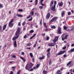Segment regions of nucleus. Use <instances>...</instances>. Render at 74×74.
<instances>
[{
	"mask_svg": "<svg viewBox=\"0 0 74 74\" xmlns=\"http://www.w3.org/2000/svg\"><path fill=\"white\" fill-rule=\"evenodd\" d=\"M20 33V28L18 27V28L17 30L16 31L15 34V36H16L12 38V40L13 41L16 40L17 38H19V34Z\"/></svg>",
	"mask_w": 74,
	"mask_h": 74,
	"instance_id": "f257e3e1",
	"label": "nucleus"
},
{
	"mask_svg": "<svg viewBox=\"0 0 74 74\" xmlns=\"http://www.w3.org/2000/svg\"><path fill=\"white\" fill-rule=\"evenodd\" d=\"M33 66V64L32 63H29L26 65V66L25 67V69L26 70H29L28 69H30L32 68Z\"/></svg>",
	"mask_w": 74,
	"mask_h": 74,
	"instance_id": "f03ea898",
	"label": "nucleus"
},
{
	"mask_svg": "<svg viewBox=\"0 0 74 74\" xmlns=\"http://www.w3.org/2000/svg\"><path fill=\"white\" fill-rule=\"evenodd\" d=\"M57 19H58V17H55L53 18L50 21V22H55L57 20Z\"/></svg>",
	"mask_w": 74,
	"mask_h": 74,
	"instance_id": "7ed1b4c3",
	"label": "nucleus"
},
{
	"mask_svg": "<svg viewBox=\"0 0 74 74\" xmlns=\"http://www.w3.org/2000/svg\"><path fill=\"white\" fill-rule=\"evenodd\" d=\"M67 66H69V68H70V67H71V66H73V63H72V62L71 61H70V62H69L67 64Z\"/></svg>",
	"mask_w": 74,
	"mask_h": 74,
	"instance_id": "20e7f679",
	"label": "nucleus"
},
{
	"mask_svg": "<svg viewBox=\"0 0 74 74\" xmlns=\"http://www.w3.org/2000/svg\"><path fill=\"white\" fill-rule=\"evenodd\" d=\"M65 52H66V50H64V51H62L59 53H57L56 55V56H58V55H60L63 54V53H65Z\"/></svg>",
	"mask_w": 74,
	"mask_h": 74,
	"instance_id": "39448f33",
	"label": "nucleus"
},
{
	"mask_svg": "<svg viewBox=\"0 0 74 74\" xmlns=\"http://www.w3.org/2000/svg\"><path fill=\"white\" fill-rule=\"evenodd\" d=\"M56 44V43H50L49 44L48 46L49 47H53V46H55Z\"/></svg>",
	"mask_w": 74,
	"mask_h": 74,
	"instance_id": "423d86ee",
	"label": "nucleus"
},
{
	"mask_svg": "<svg viewBox=\"0 0 74 74\" xmlns=\"http://www.w3.org/2000/svg\"><path fill=\"white\" fill-rule=\"evenodd\" d=\"M50 13H48L46 16V19H49V17H50Z\"/></svg>",
	"mask_w": 74,
	"mask_h": 74,
	"instance_id": "0eeeda50",
	"label": "nucleus"
},
{
	"mask_svg": "<svg viewBox=\"0 0 74 74\" xmlns=\"http://www.w3.org/2000/svg\"><path fill=\"white\" fill-rule=\"evenodd\" d=\"M56 5H54L51 8V10L53 11H55V7Z\"/></svg>",
	"mask_w": 74,
	"mask_h": 74,
	"instance_id": "6e6552de",
	"label": "nucleus"
},
{
	"mask_svg": "<svg viewBox=\"0 0 74 74\" xmlns=\"http://www.w3.org/2000/svg\"><path fill=\"white\" fill-rule=\"evenodd\" d=\"M58 33L59 34H61L62 32H61V28L60 27H59L58 29Z\"/></svg>",
	"mask_w": 74,
	"mask_h": 74,
	"instance_id": "1a4fd4ad",
	"label": "nucleus"
},
{
	"mask_svg": "<svg viewBox=\"0 0 74 74\" xmlns=\"http://www.w3.org/2000/svg\"><path fill=\"white\" fill-rule=\"evenodd\" d=\"M14 47H17V44H16V41L15 40L14 42Z\"/></svg>",
	"mask_w": 74,
	"mask_h": 74,
	"instance_id": "9d476101",
	"label": "nucleus"
},
{
	"mask_svg": "<svg viewBox=\"0 0 74 74\" xmlns=\"http://www.w3.org/2000/svg\"><path fill=\"white\" fill-rule=\"evenodd\" d=\"M13 25H14V24H13V23H9V27H12Z\"/></svg>",
	"mask_w": 74,
	"mask_h": 74,
	"instance_id": "9b49d317",
	"label": "nucleus"
},
{
	"mask_svg": "<svg viewBox=\"0 0 74 74\" xmlns=\"http://www.w3.org/2000/svg\"><path fill=\"white\" fill-rule=\"evenodd\" d=\"M6 27H7V25H4L3 28V30H5V28H6Z\"/></svg>",
	"mask_w": 74,
	"mask_h": 74,
	"instance_id": "f8f14e48",
	"label": "nucleus"
},
{
	"mask_svg": "<svg viewBox=\"0 0 74 74\" xmlns=\"http://www.w3.org/2000/svg\"><path fill=\"white\" fill-rule=\"evenodd\" d=\"M20 58H21V59L23 60L24 62H26V60L25 59V58H24L23 57H20Z\"/></svg>",
	"mask_w": 74,
	"mask_h": 74,
	"instance_id": "ddd939ff",
	"label": "nucleus"
},
{
	"mask_svg": "<svg viewBox=\"0 0 74 74\" xmlns=\"http://www.w3.org/2000/svg\"><path fill=\"white\" fill-rule=\"evenodd\" d=\"M74 52V49H72L71 50H70L69 51H68V52Z\"/></svg>",
	"mask_w": 74,
	"mask_h": 74,
	"instance_id": "4468645a",
	"label": "nucleus"
},
{
	"mask_svg": "<svg viewBox=\"0 0 74 74\" xmlns=\"http://www.w3.org/2000/svg\"><path fill=\"white\" fill-rule=\"evenodd\" d=\"M63 3L62 2H61L60 3L58 4L59 5V6H60L61 7H62V6L63 5Z\"/></svg>",
	"mask_w": 74,
	"mask_h": 74,
	"instance_id": "2eb2a0df",
	"label": "nucleus"
},
{
	"mask_svg": "<svg viewBox=\"0 0 74 74\" xmlns=\"http://www.w3.org/2000/svg\"><path fill=\"white\" fill-rule=\"evenodd\" d=\"M49 64L50 65H51L52 64V62H51V59H50L49 60Z\"/></svg>",
	"mask_w": 74,
	"mask_h": 74,
	"instance_id": "dca6fc26",
	"label": "nucleus"
},
{
	"mask_svg": "<svg viewBox=\"0 0 74 74\" xmlns=\"http://www.w3.org/2000/svg\"><path fill=\"white\" fill-rule=\"evenodd\" d=\"M43 73L44 74H47L48 73V72H47V71L44 70L43 71Z\"/></svg>",
	"mask_w": 74,
	"mask_h": 74,
	"instance_id": "f3484780",
	"label": "nucleus"
},
{
	"mask_svg": "<svg viewBox=\"0 0 74 74\" xmlns=\"http://www.w3.org/2000/svg\"><path fill=\"white\" fill-rule=\"evenodd\" d=\"M50 54V52H48L47 54V58H49V54Z\"/></svg>",
	"mask_w": 74,
	"mask_h": 74,
	"instance_id": "a211bd4d",
	"label": "nucleus"
},
{
	"mask_svg": "<svg viewBox=\"0 0 74 74\" xmlns=\"http://www.w3.org/2000/svg\"><path fill=\"white\" fill-rule=\"evenodd\" d=\"M29 55L30 56H31V58H33V54L32 53H29Z\"/></svg>",
	"mask_w": 74,
	"mask_h": 74,
	"instance_id": "6ab92c4d",
	"label": "nucleus"
},
{
	"mask_svg": "<svg viewBox=\"0 0 74 74\" xmlns=\"http://www.w3.org/2000/svg\"><path fill=\"white\" fill-rule=\"evenodd\" d=\"M51 27L52 29H55L56 28V27L55 26V25H51Z\"/></svg>",
	"mask_w": 74,
	"mask_h": 74,
	"instance_id": "aec40b11",
	"label": "nucleus"
},
{
	"mask_svg": "<svg viewBox=\"0 0 74 74\" xmlns=\"http://www.w3.org/2000/svg\"><path fill=\"white\" fill-rule=\"evenodd\" d=\"M17 16H18V17H23V16L21 15V14H17Z\"/></svg>",
	"mask_w": 74,
	"mask_h": 74,
	"instance_id": "412c9836",
	"label": "nucleus"
},
{
	"mask_svg": "<svg viewBox=\"0 0 74 74\" xmlns=\"http://www.w3.org/2000/svg\"><path fill=\"white\" fill-rule=\"evenodd\" d=\"M38 3V0H35V5H37Z\"/></svg>",
	"mask_w": 74,
	"mask_h": 74,
	"instance_id": "4be33fe9",
	"label": "nucleus"
},
{
	"mask_svg": "<svg viewBox=\"0 0 74 74\" xmlns=\"http://www.w3.org/2000/svg\"><path fill=\"white\" fill-rule=\"evenodd\" d=\"M44 58V56H43L42 57H40L39 58V59L42 60V59H43Z\"/></svg>",
	"mask_w": 74,
	"mask_h": 74,
	"instance_id": "5701e85b",
	"label": "nucleus"
},
{
	"mask_svg": "<svg viewBox=\"0 0 74 74\" xmlns=\"http://www.w3.org/2000/svg\"><path fill=\"white\" fill-rule=\"evenodd\" d=\"M62 14H61V15L62 17H63V15L64 14V12L62 11Z\"/></svg>",
	"mask_w": 74,
	"mask_h": 74,
	"instance_id": "b1692460",
	"label": "nucleus"
},
{
	"mask_svg": "<svg viewBox=\"0 0 74 74\" xmlns=\"http://www.w3.org/2000/svg\"><path fill=\"white\" fill-rule=\"evenodd\" d=\"M39 67H40V64H37L36 66V67L37 69Z\"/></svg>",
	"mask_w": 74,
	"mask_h": 74,
	"instance_id": "393cba45",
	"label": "nucleus"
},
{
	"mask_svg": "<svg viewBox=\"0 0 74 74\" xmlns=\"http://www.w3.org/2000/svg\"><path fill=\"white\" fill-rule=\"evenodd\" d=\"M16 67L15 66H13L12 67V68L13 69L12 70V71H14Z\"/></svg>",
	"mask_w": 74,
	"mask_h": 74,
	"instance_id": "a878e982",
	"label": "nucleus"
},
{
	"mask_svg": "<svg viewBox=\"0 0 74 74\" xmlns=\"http://www.w3.org/2000/svg\"><path fill=\"white\" fill-rule=\"evenodd\" d=\"M69 36L67 35H66L64 38V39H67V37H68Z\"/></svg>",
	"mask_w": 74,
	"mask_h": 74,
	"instance_id": "bb28decb",
	"label": "nucleus"
},
{
	"mask_svg": "<svg viewBox=\"0 0 74 74\" xmlns=\"http://www.w3.org/2000/svg\"><path fill=\"white\" fill-rule=\"evenodd\" d=\"M53 4V1H52L51 2V5H50L51 7V6H52Z\"/></svg>",
	"mask_w": 74,
	"mask_h": 74,
	"instance_id": "cd10ccee",
	"label": "nucleus"
},
{
	"mask_svg": "<svg viewBox=\"0 0 74 74\" xmlns=\"http://www.w3.org/2000/svg\"><path fill=\"white\" fill-rule=\"evenodd\" d=\"M39 8L40 9H41L43 8V6H40L39 7Z\"/></svg>",
	"mask_w": 74,
	"mask_h": 74,
	"instance_id": "c85d7f7f",
	"label": "nucleus"
},
{
	"mask_svg": "<svg viewBox=\"0 0 74 74\" xmlns=\"http://www.w3.org/2000/svg\"><path fill=\"white\" fill-rule=\"evenodd\" d=\"M16 58V56L14 55V56H11V58Z\"/></svg>",
	"mask_w": 74,
	"mask_h": 74,
	"instance_id": "c756f323",
	"label": "nucleus"
},
{
	"mask_svg": "<svg viewBox=\"0 0 74 74\" xmlns=\"http://www.w3.org/2000/svg\"><path fill=\"white\" fill-rule=\"evenodd\" d=\"M58 38H59V37H58V36H56L55 37V39L57 41L58 40Z\"/></svg>",
	"mask_w": 74,
	"mask_h": 74,
	"instance_id": "7c9ffc66",
	"label": "nucleus"
},
{
	"mask_svg": "<svg viewBox=\"0 0 74 74\" xmlns=\"http://www.w3.org/2000/svg\"><path fill=\"white\" fill-rule=\"evenodd\" d=\"M3 5L0 3V8H3Z\"/></svg>",
	"mask_w": 74,
	"mask_h": 74,
	"instance_id": "2f4dec72",
	"label": "nucleus"
},
{
	"mask_svg": "<svg viewBox=\"0 0 74 74\" xmlns=\"http://www.w3.org/2000/svg\"><path fill=\"white\" fill-rule=\"evenodd\" d=\"M62 49L64 50L65 49H66V46H65L64 47H62Z\"/></svg>",
	"mask_w": 74,
	"mask_h": 74,
	"instance_id": "473e14b6",
	"label": "nucleus"
},
{
	"mask_svg": "<svg viewBox=\"0 0 74 74\" xmlns=\"http://www.w3.org/2000/svg\"><path fill=\"white\" fill-rule=\"evenodd\" d=\"M14 21V19H12L9 23H12V22H13Z\"/></svg>",
	"mask_w": 74,
	"mask_h": 74,
	"instance_id": "72a5a7b5",
	"label": "nucleus"
},
{
	"mask_svg": "<svg viewBox=\"0 0 74 74\" xmlns=\"http://www.w3.org/2000/svg\"><path fill=\"white\" fill-rule=\"evenodd\" d=\"M21 70H20L19 71H18L17 72V74H20V72H21Z\"/></svg>",
	"mask_w": 74,
	"mask_h": 74,
	"instance_id": "f704fd0d",
	"label": "nucleus"
},
{
	"mask_svg": "<svg viewBox=\"0 0 74 74\" xmlns=\"http://www.w3.org/2000/svg\"><path fill=\"white\" fill-rule=\"evenodd\" d=\"M64 30H67V27L64 26Z\"/></svg>",
	"mask_w": 74,
	"mask_h": 74,
	"instance_id": "c9c22d12",
	"label": "nucleus"
},
{
	"mask_svg": "<svg viewBox=\"0 0 74 74\" xmlns=\"http://www.w3.org/2000/svg\"><path fill=\"white\" fill-rule=\"evenodd\" d=\"M18 11L19 12H22V11H23L22 9H19Z\"/></svg>",
	"mask_w": 74,
	"mask_h": 74,
	"instance_id": "e433bc0d",
	"label": "nucleus"
},
{
	"mask_svg": "<svg viewBox=\"0 0 74 74\" xmlns=\"http://www.w3.org/2000/svg\"><path fill=\"white\" fill-rule=\"evenodd\" d=\"M50 50H51V48H49L48 49L47 51V52H49V51Z\"/></svg>",
	"mask_w": 74,
	"mask_h": 74,
	"instance_id": "4c0bfd02",
	"label": "nucleus"
},
{
	"mask_svg": "<svg viewBox=\"0 0 74 74\" xmlns=\"http://www.w3.org/2000/svg\"><path fill=\"white\" fill-rule=\"evenodd\" d=\"M1 30H2V27L1 25H0V30L1 32Z\"/></svg>",
	"mask_w": 74,
	"mask_h": 74,
	"instance_id": "58836bf2",
	"label": "nucleus"
},
{
	"mask_svg": "<svg viewBox=\"0 0 74 74\" xmlns=\"http://www.w3.org/2000/svg\"><path fill=\"white\" fill-rule=\"evenodd\" d=\"M32 45V44L31 43L28 44L27 45L28 46H30V45Z\"/></svg>",
	"mask_w": 74,
	"mask_h": 74,
	"instance_id": "ea45409f",
	"label": "nucleus"
},
{
	"mask_svg": "<svg viewBox=\"0 0 74 74\" xmlns=\"http://www.w3.org/2000/svg\"><path fill=\"white\" fill-rule=\"evenodd\" d=\"M68 15H71V12H68Z\"/></svg>",
	"mask_w": 74,
	"mask_h": 74,
	"instance_id": "a19ab883",
	"label": "nucleus"
},
{
	"mask_svg": "<svg viewBox=\"0 0 74 74\" xmlns=\"http://www.w3.org/2000/svg\"><path fill=\"white\" fill-rule=\"evenodd\" d=\"M49 37L48 36L46 38L47 40H49Z\"/></svg>",
	"mask_w": 74,
	"mask_h": 74,
	"instance_id": "79ce46f5",
	"label": "nucleus"
},
{
	"mask_svg": "<svg viewBox=\"0 0 74 74\" xmlns=\"http://www.w3.org/2000/svg\"><path fill=\"white\" fill-rule=\"evenodd\" d=\"M25 23H26V22H24L22 24L23 26H24L25 25Z\"/></svg>",
	"mask_w": 74,
	"mask_h": 74,
	"instance_id": "37998d69",
	"label": "nucleus"
},
{
	"mask_svg": "<svg viewBox=\"0 0 74 74\" xmlns=\"http://www.w3.org/2000/svg\"><path fill=\"white\" fill-rule=\"evenodd\" d=\"M63 57H64V58H66V57H67V55L65 54V55H64Z\"/></svg>",
	"mask_w": 74,
	"mask_h": 74,
	"instance_id": "c03bdc74",
	"label": "nucleus"
},
{
	"mask_svg": "<svg viewBox=\"0 0 74 74\" xmlns=\"http://www.w3.org/2000/svg\"><path fill=\"white\" fill-rule=\"evenodd\" d=\"M57 41V40H56L55 39L53 40V42H56Z\"/></svg>",
	"mask_w": 74,
	"mask_h": 74,
	"instance_id": "a18cd8bd",
	"label": "nucleus"
},
{
	"mask_svg": "<svg viewBox=\"0 0 74 74\" xmlns=\"http://www.w3.org/2000/svg\"><path fill=\"white\" fill-rule=\"evenodd\" d=\"M33 70H34V69H30L29 70L30 71H33Z\"/></svg>",
	"mask_w": 74,
	"mask_h": 74,
	"instance_id": "49530a36",
	"label": "nucleus"
},
{
	"mask_svg": "<svg viewBox=\"0 0 74 74\" xmlns=\"http://www.w3.org/2000/svg\"><path fill=\"white\" fill-rule=\"evenodd\" d=\"M31 14H32V15H33L34 14V12H32L31 13Z\"/></svg>",
	"mask_w": 74,
	"mask_h": 74,
	"instance_id": "de8ad7c7",
	"label": "nucleus"
},
{
	"mask_svg": "<svg viewBox=\"0 0 74 74\" xmlns=\"http://www.w3.org/2000/svg\"><path fill=\"white\" fill-rule=\"evenodd\" d=\"M33 38H34V37H33V36H32L31 37H30V39L32 40V39H33Z\"/></svg>",
	"mask_w": 74,
	"mask_h": 74,
	"instance_id": "09e8293b",
	"label": "nucleus"
},
{
	"mask_svg": "<svg viewBox=\"0 0 74 74\" xmlns=\"http://www.w3.org/2000/svg\"><path fill=\"white\" fill-rule=\"evenodd\" d=\"M46 23H44V25L45 26L46 28H47V26L46 25Z\"/></svg>",
	"mask_w": 74,
	"mask_h": 74,
	"instance_id": "8fccbe9b",
	"label": "nucleus"
},
{
	"mask_svg": "<svg viewBox=\"0 0 74 74\" xmlns=\"http://www.w3.org/2000/svg\"><path fill=\"white\" fill-rule=\"evenodd\" d=\"M30 32H31V33H33L34 32V31H33V30H32L30 31Z\"/></svg>",
	"mask_w": 74,
	"mask_h": 74,
	"instance_id": "3c124183",
	"label": "nucleus"
},
{
	"mask_svg": "<svg viewBox=\"0 0 74 74\" xmlns=\"http://www.w3.org/2000/svg\"><path fill=\"white\" fill-rule=\"evenodd\" d=\"M27 37V36L26 35H25L24 36V38H26Z\"/></svg>",
	"mask_w": 74,
	"mask_h": 74,
	"instance_id": "603ef678",
	"label": "nucleus"
},
{
	"mask_svg": "<svg viewBox=\"0 0 74 74\" xmlns=\"http://www.w3.org/2000/svg\"><path fill=\"white\" fill-rule=\"evenodd\" d=\"M32 19H33V18L32 17L31 19H28V21H32Z\"/></svg>",
	"mask_w": 74,
	"mask_h": 74,
	"instance_id": "864d4df0",
	"label": "nucleus"
},
{
	"mask_svg": "<svg viewBox=\"0 0 74 74\" xmlns=\"http://www.w3.org/2000/svg\"><path fill=\"white\" fill-rule=\"evenodd\" d=\"M36 36V34H34L33 36H32L33 37H34Z\"/></svg>",
	"mask_w": 74,
	"mask_h": 74,
	"instance_id": "5fc2aeb1",
	"label": "nucleus"
},
{
	"mask_svg": "<svg viewBox=\"0 0 74 74\" xmlns=\"http://www.w3.org/2000/svg\"><path fill=\"white\" fill-rule=\"evenodd\" d=\"M40 4L42 5H43V6H44L45 5V4L42 3H40Z\"/></svg>",
	"mask_w": 74,
	"mask_h": 74,
	"instance_id": "6e6d98bb",
	"label": "nucleus"
},
{
	"mask_svg": "<svg viewBox=\"0 0 74 74\" xmlns=\"http://www.w3.org/2000/svg\"><path fill=\"white\" fill-rule=\"evenodd\" d=\"M31 17V15L27 17V19H29V18H30Z\"/></svg>",
	"mask_w": 74,
	"mask_h": 74,
	"instance_id": "4d7b16f0",
	"label": "nucleus"
},
{
	"mask_svg": "<svg viewBox=\"0 0 74 74\" xmlns=\"http://www.w3.org/2000/svg\"><path fill=\"white\" fill-rule=\"evenodd\" d=\"M9 74H13V72L12 71H11L10 73H9Z\"/></svg>",
	"mask_w": 74,
	"mask_h": 74,
	"instance_id": "13d9d810",
	"label": "nucleus"
},
{
	"mask_svg": "<svg viewBox=\"0 0 74 74\" xmlns=\"http://www.w3.org/2000/svg\"><path fill=\"white\" fill-rule=\"evenodd\" d=\"M66 46L67 47H68V48H69V46H70V45H68V44H67L66 45Z\"/></svg>",
	"mask_w": 74,
	"mask_h": 74,
	"instance_id": "bf43d9fd",
	"label": "nucleus"
},
{
	"mask_svg": "<svg viewBox=\"0 0 74 74\" xmlns=\"http://www.w3.org/2000/svg\"><path fill=\"white\" fill-rule=\"evenodd\" d=\"M44 30L45 31H48V28H47V27L46 29H45Z\"/></svg>",
	"mask_w": 74,
	"mask_h": 74,
	"instance_id": "052dcab7",
	"label": "nucleus"
},
{
	"mask_svg": "<svg viewBox=\"0 0 74 74\" xmlns=\"http://www.w3.org/2000/svg\"><path fill=\"white\" fill-rule=\"evenodd\" d=\"M56 1H54V5H56Z\"/></svg>",
	"mask_w": 74,
	"mask_h": 74,
	"instance_id": "680f3d73",
	"label": "nucleus"
},
{
	"mask_svg": "<svg viewBox=\"0 0 74 74\" xmlns=\"http://www.w3.org/2000/svg\"><path fill=\"white\" fill-rule=\"evenodd\" d=\"M45 35V34L44 33V34H42V36H44Z\"/></svg>",
	"mask_w": 74,
	"mask_h": 74,
	"instance_id": "e2e57ef3",
	"label": "nucleus"
},
{
	"mask_svg": "<svg viewBox=\"0 0 74 74\" xmlns=\"http://www.w3.org/2000/svg\"><path fill=\"white\" fill-rule=\"evenodd\" d=\"M21 54H22V55H25V53H24V52H22Z\"/></svg>",
	"mask_w": 74,
	"mask_h": 74,
	"instance_id": "0e129e2a",
	"label": "nucleus"
},
{
	"mask_svg": "<svg viewBox=\"0 0 74 74\" xmlns=\"http://www.w3.org/2000/svg\"><path fill=\"white\" fill-rule=\"evenodd\" d=\"M18 25V26H21V23L19 22Z\"/></svg>",
	"mask_w": 74,
	"mask_h": 74,
	"instance_id": "69168bd1",
	"label": "nucleus"
},
{
	"mask_svg": "<svg viewBox=\"0 0 74 74\" xmlns=\"http://www.w3.org/2000/svg\"><path fill=\"white\" fill-rule=\"evenodd\" d=\"M32 62H34V58H32Z\"/></svg>",
	"mask_w": 74,
	"mask_h": 74,
	"instance_id": "338daca9",
	"label": "nucleus"
},
{
	"mask_svg": "<svg viewBox=\"0 0 74 74\" xmlns=\"http://www.w3.org/2000/svg\"><path fill=\"white\" fill-rule=\"evenodd\" d=\"M35 15L36 16H38V14L37 13H35Z\"/></svg>",
	"mask_w": 74,
	"mask_h": 74,
	"instance_id": "774afa93",
	"label": "nucleus"
}]
</instances>
